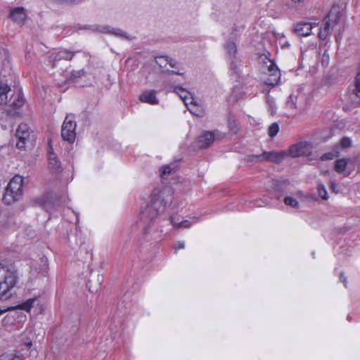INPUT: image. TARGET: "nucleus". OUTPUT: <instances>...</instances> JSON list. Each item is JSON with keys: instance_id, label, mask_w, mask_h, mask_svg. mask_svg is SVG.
<instances>
[{"instance_id": "obj_9", "label": "nucleus", "mask_w": 360, "mask_h": 360, "mask_svg": "<svg viewBox=\"0 0 360 360\" xmlns=\"http://www.w3.org/2000/svg\"><path fill=\"white\" fill-rule=\"evenodd\" d=\"M165 89L167 92H174L178 94L186 106L189 101L190 103H192L193 98L191 94L181 86L167 84Z\"/></svg>"}, {"instance_id": "obj_24", "label": "nucleus", "mask_w": 360, "mask_h": 360, "mask_svg": "<svg viewBox=\"0 0 360 360\" xmlns=\"http://www.w3.org/2000/svg\"><path fill=\"white\" fill-rule=\"evenodd\" d=\"M176 169V167L173 165H168L162 166L160 169V177L162 179H167L169 175L172 174Z\"/></svg>"}, {"instance_id": "obj_31", "label": "nucleus", "mask_w": 360, "mask_h": 360, "mask_svg": "<svg viewBox=\"0 0 360 360\" xmlns=\"http://www.w3.org/2000/svg\"><path fill=\"white\" fill-rule=\"evenodd\" d=\"M318 193L319 196L323 199L327 200L328 198L327 191L323 184H319L317 187Z\"/></svg>"}, {"instance_id": "obj_13", "label": "nucleus", "mask_w": 360, "mask_h": 360, "mask_svg": "<svg viewBox=\"0 0 360 360\" xmlns=\"http://www.w3.org/2000/svg\"><path fill=\"white\" fill-rule=\"evenodd\" d=\"M48 169L51 173H59L62 171L60 161L57 155L51 150L48 154Z\"/></svg>"}, {"instance_id": "obj_5", "label": "nucleus", "mask_w": 360, "mask_h": 360, "mask_svg": "<svg viewBox=\"0 0 360 360\" xmlns=\"http://www.w3.org/2000/svg\"><path fill=\"white\" fill-rule=\"evenodd\" d=\"M287 153L284 151H264L259 155H250L247 157L249 162H272L276 163L281 162L286 157Z\"/></svg>"}, {"instance_id": "obj_36", "label": "nucleus", "mask_w": 360, "mask_h": 360, "mask_svg": "<svg viewBox=\"0 0 360 360\" xmlns=\"http://www.w3.org/2000/svg\"><path fill=\"white\" fill-rule=\"evenodd\" d=\"M185 247V243L184 241H179L175 245L174 248L177 250L179 249H184Z\"/></svg>"}, {"instance_id": "obj_25", "label": "nucleus", "mask_w": 360, "mask_h": 360, "mask_svg": "<svg viewBox=\"0 0 360 360\" xmlns=\"http://www.w3.org/2000/svg\"><path fill=\"white\" fill-rule=\"evenodd\" d=\"M12 98L10 99L11 105L14 108H19L24 105L25 100L23 96L19 93L11 101Z\"/></svg>"}, {"instance_id": "obj_4", "label": "nucleus", "mask_w": 360, "mask_h": 360, "mask_svg": "<svg viewBox=\"0 0 360 360\" xmlns=\"http://www.w3.org/2000/svg\"><path fill=\"white\" fill-rule=\"evenodd\" d=\"M342 12L338 6H333L328 15L324 19L323 27H321L319 32V38L325 40L329 36L330 30H333L338 25Z\"/></svg>"}, {"instance_id": "obj_21", "label": "nucleus", "mask_w": 360, "mask_h": 360, "mask_svg": "<svg viewBox=\"0 0 360 360\" xmlns=\"http://www.w3.org/2000/svg\"><path fill=\"white\" fill-rule=\"evenodd\" d=\"M224 49L226 54L228 55L230 60L233 58H237L236 57V53L237 52V47L234 42L228 41L224 44Z\"/></svg>"}, {"instance_id": "obj_14", "label": "nucleus", "mask_w": 360, "mask_h": 360, "mask_svg": "<svg viewBox=\"0 0 360 360\" xmlns=\"http://www.w3.org/2000/svg\"><path fill=\"white\" fill-rule=\"evenodd\" d=\"M75 56L74 52L68 51V50H60L58 52L52 55L53 67H56L58 63L62 60H70Z\"/></svg>"}, {"instance_id": "obj_27", "label": "nucleus", "mask_w": 360, "mask_h": 360, "mask_svg": "<svg viewBox=\"0 0 360 360\" xmlns=\"http://www.w3.org/2000/svg\"><path fill=\"white\" fill-rule=\"evenodd\" d=\"M35 300V298L28 299L25 302H23L21 304H18V308L30 311L31 309L33 307Z\"/></svg>"}, {"instance_id": "obj_16", "label": "nucleus", "mask_w": 360, "mask_h": 360, "mask_svg": "<svg viewBox=\"0 0 360 360\" xmlns=\"http://www.w3.org/2000/svg\"><path fill=\"white\" fill-rule=\"evenodd\" d=\"M214 141V135L211 131L204 132L198 137V146L201 148L210 146Z\"/></svg>"}, {"instance_id": "obj_3", "label": "nucleus", "mask_w": 360, "mask_h": 360, "mask_svg": "<svg viewBox=\"0 0 360 360\" xmlns=\"http://www.w3.org/2000/svg\"><path fill=\"white\" fill-rule=\"evenodd\" d=\"M22 186L23 178L20 175L14 176L6 188L3 201L7 205H11L20 200L23 194Z\"/></svg>"}, {"instance_id": "obj_32", "label": "nucleus", "mask_w": 360, "mask_h": 360, "mask_svg": "<svg viewBox=\"0 0 360 360\" xmlns=\"http://www.w3.org/2000/svg\"><path fill=\"white\" fill-rule=\"evenodd\" d=\"M284 202L285 205L291 206L292 207H297L298 206L297 200L290 196H287L284 198Z\"/></svg>"}, {"instance_id": "obj_42", "label": "nucleus", "mask_w": 360, "mask_h": 360, "mask_svg": "<svg viewBox=\"0 0 360 360\" xmlns=\"http://www.w3.org/2000/svg\"><path fill=\"white\" fill-rule=\"evenodd\" d=\"M271 114H273L274 112V106H273V104L271 105Z\"/></svg>"}, {"instance_id": "obj_23", "label": "nucleus", "mask_w": 360, "mask_h": 360, "mask_svg": "<svg viewBox=\"0 0 360 360\" xmlns=\"http://www.w3.org/2000/svg\"><path fill=\"white\" fill-rule=\"evenodd\" d=\"M230 60V72L231 75H235L236 78H238L241 66L240 60L238 58H233Z\"/></svg>"}, {"instance_id": "obj_6", "label": "nucleus", "mask_w": 360, "mask_h": 360, "mask_svg": "<svg viewBox=\"0 0 360 360\" xmlns=\"http://www.w3.org/2000/svg\"><path fill=\"white\" fill-rule=\"evenodd\" d=\"M15 136L18 139L16 143L17 148L25 149L30 139V129L29 126L25 123L20 124L16 130Z\"/></svg>"}, {"instance_id": "obj_41", "label": "nucleus", "mask_w": 360, "mask_h": 360, "mask_svg": "<svg viewBox=\"0 0 360 360\" xmlns=\"http://www.w3.org/2000/svg\"><path fill=\"white\" fill-rule=\"evenodd\" d=\"M335 186H336V185H335V182H332V183H331V188H332V189H333V191H335V192H336V191H335Z\"/></svg>"}, {"instance_id": "obj_40", "label": "nucleus", "mask_w": 360, "mask_h": 360, "mask_svg": "<svg viewBox=\"0 0 360 360\" xmlns=\"http://www.w3.org/2000/svg\"><path fill=\"white\" fill-rule=\"evenodd\" d=\"M11 308H6V309H1L0 308V316L3 314L4 313L6 312L7 311L10 310Z\"/></svg>"}, {"instance_id": "obj_29", "label": "nucleus", "mask_w": 360, "mask_h": 360, "mask_svg": "<svg viewBox=\"0 0 360 360\" xmlns=\"http://www.w3.org/2000/svg\"><path fill=\"white\" fill-rule=\"evenodd\" d=\"M276 39L281 45V48H288L290 46L289 42L287 41L285 36L283 34H278Z\"/></svg>"}, {"instance_id": "obj_11", "label": "nucleus", "mask_w": 360, "mask_h": 360, "mask_svg": "<svg viewBox=\"0 0 360 360\" xmlns=\"http://www.w3.org/2000/svg\"><path fill=\"white\" fill-rule=\"evenodd\" d=\"M269 64L267 65L269 77L266 79V84L271 86L276 85L280 79V72L275 63L269 60Z\"/></svg>"}, {"instance_id": "obj_39", "label": "nucleus", "mask_w": 360, "mask_h": 360, "mask_svg": "<svg viewBox=\"0 0 360 360\" xmlns=\"http://www.w3.org/2000/svg\"><path fill=\"white\" fill-rule=\"evenodd\" d=\"M168 73H174V74H176V75H183V72H179V71H176V70H168L167 71Z\"/></svg>"}, {"instance_id": "obj_35", "label": "nucleus", "mask_w": 360, "mask_h": 360, "mask_svg": "<svg viewBox=\"0 0 360 360\" xmlns=\"http://www.w3.org/2000/svg\"><path fill=\"white\" fill-rule=\"evenodd\" d=\"M1 360H22V359L19 356L3 355Z\"/></svg>"}, {"instance_id": "obj_12", "label": "nucleus", "mask_w": 360, "mask_h": 360, "mask_svg": "<svg viewBox=\"0 0 360 360\" xmlns=\"http://www.w3.org/2000/svg\"><path fill=\"white\" fill-rule=\"evenodd\" d=\"M310 147L306 143H299L290 147L289 154L292 157L307 155L310 153Z\"/></svg>"}, {"instance_id": "obj_34", "label": "nucleus", "mask_w": 360, "mask_h": 360, "mask_svg": "<svg viewBox=\"0 0 360 360\" xmlns=\"http://www.w3.org/2000/svg\"><path fill=\"white\" fill-rule=\"evenodd\" d=\"M336 155L333 152L326 153L321 155V159L323 161L333 160Z\"/></svg>"}, {"instance_id": "obj_10", "label": "nucleus", "mask_w": 360, "mask_h": 360, "mask_svg": "<svg viewBox=\"0 0 360 360\" xmlns=\"http://www.w3.org/2000/svg\"><path fill=\"white\" fill-rule=\"evenodd\" d=\"M318 24V22L301 21L295 25L294 30L298 35L307 37L311 34L312 28L316 27Z\"/></svg>"}, {"instance_id": "obj_7", "label": "nucleus", "mask_w": 360, "mask_h": 360, "mask_svg": "<svg viewBox=\"0 0 360 360\" xmlns=\"http://www.w3.org/2000/svg\"><path fill=\"white\" fill-rule=\"evenodd\" d=\"M76 123L70 117H66L61 129V136L63 139L70 143L75 141L76 137Z\"/></svg>"}, {"instance_id": "obj_8", "label": "nucleus", "mask_w": 360, "mask_h": 360, "mask_svg": "<svg viewBox=\"0 0 360 360\" xmlns=\"http://www.w3.org/2000/svg\"><path fill=\"white\" fill-rule=\"evenodd\" d=\"M286 106L288 109H297L300 112H303L307 107L306 96L302 93L297 95L291 94L286 103Z\"/></svg>"}, {"instance_id": "obj_22", "label": "nucleus", "mask_w": 360, "mask_h": 360, "mask_svg": "<svg viewBox=\"0 0 360 360\" xmlns=\"http://www.w3.org/2000/svg\"><path fill=\"white\" fill-rule=\"evenodd\" d=\"M196 220L195 219H193L192 221L191 222L189 220H183L180 222H178L175 220V219L172 217H170V223L172 224V226L176 228H189L193 224L195 223Z\"/></svg>"}, {"instance_id": "obj_17", "label": "nucleus", "mask_w": 360, "mask_h": 360, "mask_svg": "<svg viewBox=\"0 0 360 360\" xmlns=\"http://www.w3.org/2000/svg\"><path fill=\"white\" fill-rule=\"evenodd\" d=\"M156 91L148 90L143 92L139 96V100L143 103H146L150 105L158 104L159 101L156 97Z\"/></svg>"}, {"instance_id": "obj_19", "label": "nucleus", "mask_w": 360, "mask_h": 360, "mask_svg": "<svg viewBox=\"0 0 360 360\" xmlns=\"http://www.w3.org/2000/svg\"><path fill=\"white\" fill-rule=\"evenodd\" d=\"M13 21L18 24H21L26 18V14L23 8H15L13 9L10 15Z\"/></svg>"}, {"instance_id": "obj_37", "label": "nucleus", "mask_w": 360, "mask_h": 360, "mask_svg": "<svg viewBox=\"0 0 360 360\" xmlns=\"http://www.w3.org/2000/svg\"><path fill=\"white\" fill-rule=\"evenodd\" d=\"M340 281L344 283L345 287H347V278L344 276L343 273H340Z\"/></svg>"}, {"instance_id": "obj_2", "label": "nucleus", "mask_w": 360, "mask_h": 360, "mask_svg": "<svg viewBox=\"0 0 360 360\" xmlns=\"http://www.w3.org/2000/svg\"><path fill=\"white\" fill-rule=\"evenodd\" d=\"M18 282V274L12 266L0 264V299L7 300Z\"/></svg>"}, {"instance_id": "obj_30", "label": "nucleus", "mask_w": 360, "mask_h": 360, "mask_svg": "<svg viewBox=\"0 0 360 360\" xmlns=\"http://www.w3.org/2000/svg\"><path fill=\"white\" fill-rule=\"evenodd\" d=\"M279 131V126L277 123L274 122L271 124L268 129L269 136L271 138L274 137Z\"/></svg>"}, {"instance_id": "obj_38", "label": "nucleus", "mask_w": 360, "mask_h": 360, "mask_svg": "<svg viewBox=\"0 0 360 360\" xmlns=\"http://www.w3.org/2000/svg\"><path fill=\"white\" fill-rule=\"evenodd\" d=\"M143 234H144V235H147V234H148V233H149V227H148V226H146L143 228Z\"/></svg>"}, {"instance_id": "obj_20", "label": "nucleus", "mask_w": 360, "mask_h": 360, "mask_svg": "<svg viewBox=\"0 0 360 360\" xmlns=\"http://www.w3.org/2000/svg\"><path fill=\"white\" fill-rule=\"evenodd\" d=\"M100 31L103 33H110L120 38L129 39L127 34L120 29L112 28L110 26L101 27Z\"/></svg>"}, {"instance_id": "obj_26", "label": "nucleus", "mask_w": 360, "mask_h": 360, "mask_svg": "<svg viewBox=\"0 0 360 360\" xmlns=\"http://www.w3.org/2000/svg\"><path fill=\"white\" fill-rule=\"evenodd\" d=\"M353 94L358 99L357 102L360 103V71L358 72L354 83V89H353Z\"/></svg>"}, {"instance_id": "obj_28", "label": "nucleus", "mask_w": 360, "mask_h": 360, "mask_svg": "<svg viewBox=\"0 0 360 360\" xmlns=\"http://www.w3.org/2000/svg\"><path fill=\"white\" fill-rule=\"evenodd\" d=\"M162 60H165L167 63H168L172 68H175L176 66V62L175 60L170 58L167 56H160L157 58L156 62L161 65H162Z\"/></svg>"}, {"instance_id": "obj_33", "label": "nucleus", "mask_w": 360, "mask_h": 360, "mask_svg": "<svg viewBox=\"0 0 360 360\" xmlns=\"http://www.w3.org/2000/svg\"><path fill=\"white\" fill-rule=\"evenodd\" d=\"M351 144H352V141L348 137H345V138L342 139V140L340 141V146L342 148H349L351 146Z\"/></svg>"}, {"instance_id": "obj_15", "label": "nucleus", "mask_w": 360, "mask_h": 360, "mask_svg": "<svg viewBox=\"0 0 360 360\" xmlns=\"http://www.w3.org/2000/svg\"><path fill=\"white\" fill-rule=\"evenodd\" d=\"M350 162V159H338L335 162L334 169L338 173L344 174L345 176H349L353 169L347 168V165Z\"/></svg>"}, {"instance_id": "obj_18", "label": "nucleus", "mask_w": 360, "mask_h": 360, "mask_svg": "<svg viewBox=\"0 0 360 360\" xmlns=\"http://www.w3.org/2000/svg\"><path fill=\"white\" fill-rule=\"evenodd\" d=\"M10 96H11L10 86L6 83L0 82V104H6Z\"/></svg>"}, {"instance_id": "obj_1", "label": "nucleus", "mask_w": 360, "mask_h": 360, "mask_svg": "<svg viewBox=\"0 0 360 360\" xmlns=\"http://www.w3.org/2000/svg\"><path fill=\"white\" fill-rule=\"evenodd\" d=\"M172 194L173 191L169 187L153 191L150 202L141 210V219L145 223L154 221L164 207L172 203Z\"/></svg>"}]
</instances>
